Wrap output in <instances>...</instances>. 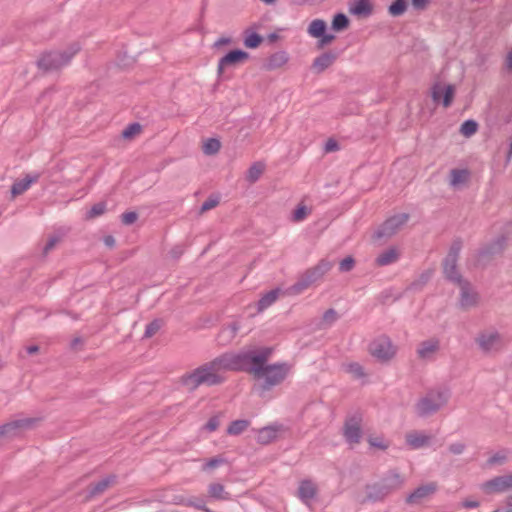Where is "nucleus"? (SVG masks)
Returning a JSON list of instances; mask_svg holds the SVG:
<instances>
[{"mask_svg": "<svg viewBox=\"0 0 512 512\" xmlns=\"http://www.w3.org/2000/svg\"><path fill=\"white\" fill-rule=\"evenodd\" d=\"M368 442L370 446L381 450H385L389 446V443L381 436H371L369 437Z\"/></svg>", "mask_w": 512, "mask_h": 512, "instance_id": "nucleus-46", "label": "nucleus"}, {"mask_svg": "<svg viewBox=\"0 0 512 512\" xmlns=\"http://www.w3.org/2000/svg\"><path fill=\"white\" fill-rule=\"evenodd\" d=\"M221 143L216 138H209L204 142L203 152L206 155H214L219 152Z\"/></svg>", "mask_w": 512, "mask_h": 512, "instance_id": "nucleus-37", "label": "nucleus"}, {"mask_svg": "<svg viewBox=\"0 0 512 512\" xmlns=\"http://www.w3.org/2000/svg\"><path fill=\"white\" fill-rule=\"evenodd\" d=\"M337 319L338 314L333 308L326 310L323 314V321L328 324L334 323Z\"/></svg>", "mask_w": 512, "mask_h": 512, "instance_id": "nucleus-51", "label": "nucleus"}, {"mask_svg": "<svg viewBox=\"0 0 512 512\" xmlns=\"http://www.w3.org/2000/svg\"><path fill=\"white\" fill-rule=\"evenodd\" d=\"M231 38H228V37H221L219 38L215 43H214V47H220L222 45H228L231 43Z\"/></svg>", "mask_w": 512, "mask_h": 512, "instance_id": "nucleus-58", "label": "nucleus"}, {"mask_svg": "<svg viewBox=\"0 0 512 512\" xmlns=\"http://www.w3.org/2000/svg\"><path fill=\"white\" fill-rule=\"evenodd\" d=\"M278 39H279V35L277 33H275V32L274 33H270L268 35V41L270 43H273V42L277 41Z\"/></svg>", "mask_w": 512, "mask_h": 512, "instance_id": "nucleus-62", "label": "nucleus"}, {"mask_svg": "<svg viewBox=\"0 0 512 512\" xmlns=\"http://www.w3.org/2000/svg\"><path fill=\"white\" fill-rule=\"evenodd\" d=\"M391 297H392V291L385 290V291L381 292V294L379 295V300L382 304H386Z\"/></svg>", "mask_w": 512, "mask_h": 512, "instance_id": "nucleus-56", "label": "nucleus"}, {"mask_svg": "<svg viewBox=\"0 0 512 512\" xmlns=\"http://www.w3.org/2000/svg\"><path fill=\"white\" fill-rule=\"evenodd\" d=\"M457 286L460 288L459 305L462 309L466 310L478 304V293L471 289V283L468 280L463 281V283Z\"/></svg>", "mask_w": 512, "mask_h": 512, "instance_id": "nucleus-13", "label": "nucleus"}, {"mask_svg": "<svg viewBox=\"0 0 512 512\" xmlns=\"http://www.w3.org/2000/svg\"><path fill=\"white\" fill-rule=\"evenodd\" d=\"M317 494V485L312 480H302L298 487V497L308 504Z\"/></svg>", "mask_w": 512, "mask_h": 512, "instance_id": "nucleus-19", "label": "nucleus"}, {"mask_svg": "<svg viewBox=\"0 0 512 512\" xmlns=\"http://www.w3.org/2000/svg\"><path fill=\"white\" fill-rule=\"evenodd\" d=\"M250 57L249 53L242 49H233L226 53L218 62L217 74L219 78H224V70L227 67H235L245 62Z\"/></svg>", "mask_w": 512, "mask_h": 512, "instance_id": "nucleus-9", "label": "nucleus"}, {"mask_svg": "<svg viewBox=\"0 0 512 512\" xmlns=\"http://www.w3.org/2000/svg\"><path fill=\"white\" fill-rule=\"evenodd\" d=\"M40 175H26L25 178L15 181L13 185L11 186V194L12 197H16L18 195H21L24 193L32 183H35L38 181Z\"/></svg>", "mask_w": 512, "mask_h": 512, "instance_id": "nucleus-21", "label": "nucleus"}, {"mask_svg": "<svg viewBox=\"0 0 512 512\" xmlns=\"http://www.w3.org/2000/svg\"><path fill=\"white\" fill-rule=\"evenodd\" d=\"M440 349V341L437 338L421 342L416 350L417 356L421 360H433Z\"/></svg>", "mask_w": 512, "mask_h": 512, "instance_id": "nucleus-15", "label": "nucleus"}, {"mask_svg": "<svg viewBox=\"0 0 512 512\" xmlns=\"http://www.w3.org/2000/svg\"><path fill=\"white\" fill-rule=\"evenodd\" d=\"M399 252L395 247H390L389 249L385 250L381 254L377 256L375 259V263L377 266H387L392 263H395L399 259Z\"/></svg>", "mask_w": 512, "mask_h": 512, "instance_id": "nucleus-22", "label": "nucleus"}, {"mask_svg": "<svg viewBox=\"0 0 512 512\" xmlns=\"http://www.w3.org/2000/svg\"><path fill=\"white\" fill-rule=\"evenodd\" d=\"M429 437L418 432H410L406 435L407 444L413 448L418 449L429 443Z\"/></svg>", "mask_w": 512, "mask_h": 512, "instance_id": "nucleus-26", "label": "nucleus"}, {"mask_svg": "<svg viewBox=\"0 0 512 512\" xmlns=\"http://www.w3.org/2000/svg\"><path fill=\"white\" fill-rule=\"evenodd\" d=\"M264 170L265 164H263L262 162L253 163L247 171V181H249L250 183H255L256 181H258Z\"/></svg>", "mask_w": 512, "mask_h": 512, "instance_id": "nucleus-31", "label": "nucleus"}, {"mask_svg": "<svg viewBox=\"0 0 512 512\" xmlns=\"http://www.w3.org/2000/svg\"><path fill=\"white\" fill-rule=\"evenodd\" d=\"M431 97L436 105L441 104L444 108L452 105L455 97V86L452 84L442 85L437 82L431 87Z\"/></svg>", "mask_w": 512, "mask_h": 512, "instance_id": "nucleus-8", "label": "nucleus"}, {"mask_svg": "<svg viewBox=\"0 0 512 512\" xmlns=\"http://www.w3.org/2000/svg\"><path fill=\"white\" fill-rule=\"evenodd\" d=\"M409 214L401 213L388 218L382 223L372 235L374 241L384 239L385 241L395 235L398 230L408 221Z\"/></svg>", "mask_w": 512, "mask_h": 512, "instance_id": "nucleus-6", "label": "nucleus"}, {"mask_svg": "<svg viewBox=\"0 0 512 512\" xmlns=\"http://www.w3.org/2000/svg\"><path fill=\"white\" fill-rule=\"evenodd\" d=\"M347 372L352 374L355 379H361L365 376L364 368L357 362L350 363L347 366Z\"/></svg>", "mask_w": 512, "mask_h": 512, "instance_id": "nucleus-42", "label": "nucleus"}, {"mask_svg": "<svg viewBox=\"0 0 512 512\" xmlns=\"http://www.w3.org/2000/svg\"><path fill=\"white\" fill-rule=\"evenodd\" d=\"M219 426L220 417L218 415H215L207 421V423L202 427V430L207 432H214L218 429Z\"/></svg>", "mask_w": 512, "mask_h": 512, "instance_id": "nucleus-47", "label": "nucleus"}, {"mask_svg": "<svg viewBox=\"0 0 512 512\" xmlns=\"http://www.w3.org/2000/svg\"><path fill=\"white\" fill-rule=\"evenodd\" d=\"M407 7V0H394L388 7V13L393 17H398L405 13Z\"/></svg>", "mask_w": 512, "mask_h": 512, "instance_id": "nucleus-32", "label": "nucleus"}, {"mask_svg": "<svg viewBox=\"0 0 512 512\" xmlns=\"http://www.w3.org/2000/svg\"><path fill=\"white\" fill-rule=\"evenodd\" d=\"M510 489H512V474L495 477L481 485V490L487 495L504 493Z\"/></svg>", "mask_w": 512, "mask_h": 512, "instance_id": "nucleus-10", "label": "nucleus"}, {"mask_svg": "<svg viewBox=\"0 0 512 512\" xmlns=\"http://www.w3.org/2000/svg\"><path fill=\"white\" fill-rule=\"evenodd\" d=\"M224 463H225V459L220 456L211 458V459L205 461V463L202 466V471L206 472V471L213 470Z\"/></svg>", "mask_w": 512, "mask_h": 512, "instance_id": "nucleus-41", "label": "nucleus"}, {"mask_svg": "<svg viewBox=\"0 0 512 512\" xmlns=\"http://www.w3.org/2000/svg\"><path fill=\"white\" fill-rule=\"evenodd\" d=\"M344 435L348 442L358 443L361 438V419L360 417H351L346 421Z\"/></svg>", "mask_w": 512, "mask_h": 512, "instance_id": "nucleus-17", "label": "nucleus"}, {"mask_svg": "<svg viewBox=\"0 0 512 512\" xmlns=\"http://www.w3.org/2000/svg\"><path fill=\"white\" fill-rule=\"evenodd\" d=\"M350 25V19L344 13H336L331 22V29L335 32L346 30Z\"/></svg>", "mask_w": 512, "mask_h": 512, "instance_id": "nucleus-29", "label": "nucleus"}, {"mask_svg": "<svg viewBox=\"0 0 512 512\" xmlns=\"http://www.w3.org/2000/svg\"><path fill=\"white\" fill-rule=\"evenodd\" d=\"M106 211V204L105 202H98L94 204L91 209L87 212V218L92 219L97 216H100L104 214Z\"/></svg>", "mask_w": 512, "mask_h": 512, "instance_id": "nucleus-43", "label": "nucleus"}, {"mask_svg": "<svg viewBox=\"0 0 512 512\" xmlns=\"http://www.w3.org/2000/svg\"><path fill=\"white\" fill-rule=\"evenodd\" d=\"M229 328L231 330V334H232V337H234L238 331V326L236 323H232L231 325H229Z\"/></svg>", "mask_w": 512, "mask_h": 512, "instance_id": "nucleus-64", "label": "nucleus"}, {"mask_svg": "<svg viewBox=\"0 0 512 512\" xmlns=\"http://www.w3.org/2000/svg\"><path fill=\"white\" fill-rule=\"evenodd\" d=\"M244 34V45L246 48H258L263 42V37L255 31H252L251 28L246 29Z\"/></svg>", "mask_w": 512, "mask_h": 512, "instance_id": "nucleus-28", "label": "nucleus"}, {"mask_svg": "<svg viewBox=\"0 0 512 512\" xmlns=\"http://www.w3.org/2000/svg\"><path fill=\"white\" fill-rule=\"evenodd\" d=\"M499 340L500 335L497 332L490 334L482 333L477 337L476 342L479 344L482 350L489 351Z\"/></svg>", "mask_w": 512, "mask_h": 512, "instance_id": "nucleus-24", "label": "nucleus"}, {"mask_svg": "<svg viewBox=\"0 0 512 512\" xmlns=\"http://www.w3.org/2000/svg\"><path fill=\"white\" fill-rule=\"evenodd\" d=\"M339 149L338 142L334 139H329L325 144L326 152H333Z\"/></svg>", "mask_w": 512, "mask_h": 512, "instance_id": "nucleus-52", "label": "nucleus"}, {"mask_svg": "<svg viewBox=\"0 0 512 512\" xmlns=\"http://www.w3.org/2000/svg\"><path fill=\"white\" fill-rule=\"evenodd\" d=\"M60 241V237L52 236L49 238L45 246L43 247L42 254L43 256H47L48 253L56 246V244Z\"/></svg>", "mask_w": 512, "mask_h": 512, "instance_id": "nucleus-50", "label": "nucleus"}, {"mask_svg": "<svg viewBox=\"0 0 512 512\" xmlns=\"http://www.w3.org/2000/svg\"><path fill=\"white\" fill-rule=\"evenodd\" d=\"M273 348L260 347L239 353H224L180 377V384H220L226 381L225 373L247 372L265 384H279L288 376L291 366L287 363L268 364Z\"/></svg>", "mask_w": 512, "mask_h": 512, "instance_id": "nucleus-1", "label": "nucleus"}, {"mask_svg": "<svg viewBox=\"0 0 512 512\" xmlns=\"http://www.w3.org/2000/svg\"><path fill=\"white\" fill-rule=\"evenodd\" d=\"M356 261L353 256H347L339 262V271L341 273H347L354 269Z\"/></svg>", "mask_w": 512, "mask_h": 512, "instance_id": "nucleus-40", "label": "nucleus"}, {"mask_svg": "<svg viewBox=\"0 0 512 512\" xmlns=\"http://www.w3.org/2000/svg\"><path fill=\"white\" fill-rule=\"evenodd\" d=\"M80 50V44L78 42H73L64 51H44L37 59L36 65L43 73L58 71L68 65Z\"/></svg>", "mask_w": 512, "mask_h": 512, "instance_id": "nucleus-2", "label": "nucleus"}, {"mask_svg": "<svg viewBox=\"0 0 512 512\" xmlns=\"http://www.w3.org/2000/svg\"><path fill=\"white\" fill-rule=\"evenodd\" d=\"M309 214V210L305 205H298L293 211L292 220L294 222H300L304 220Z\"/></svg>", "mask_w": 512, "mask_h": 512, "instance_id": "nucleus-45", "label": "nucleus"}, {"mask_svg": "<svg viewBox=\"0 0 512 512\" xmlns=\"http://www.w3.org/2000/svg\"><path fill=\"white\" fill-rule=\"evenodd\" d=\"M138 219V214L134 211L124 212L121 215V222L124 225H132L134 224Z\"/></svg>", "mask_w": 512, "mask_h": 512, "instance_id": "nucleus-48", "label": "nucleus"}, {"mask_svg": "<svg viewBox=\"0 0 512 512\" xmlns=\"http://www.w3.org/2000/svg\"><path fill=\"white\" fill-rule=\"evenodd\" d=\"M283 432L281 425H270L257 431L256 440L260 444H269L275 441Z\"/></svg>", "mask_w": 512, "mask_h": 512, "instance_id": "nucleus-18", "label": "nucleus"}, {"mask_svg": "<svg viewBox=\"0 0 512 512\" xmlns=\"http://www.w3.org/2000/svg\"><path fill=\"white\" fill-rule=\"evenodd\" d=\"M504 66L509 73H512V48L506 55Z\"/></svg>", "mask_w": 512, "mask_h": 512, "instance_id": "nucleus-53", "label": "nucleus"}, {"mask_svg": "<svg viewBox=\"0 0 512 512\" xmlns=\"http://www.w3.org/2000/svg\"><path fill=\"white\" fill-rule=\"evenodd\" d=\"M470 178L468 169H452L450 171V184L454 187L466 183Z\"/></svg>", "mask_w": 512, "mask_h": 512, "instance_id": "nucleus-27", "label": "nucleus"}, {"mask_svg": "<svg viewBox=\"0 0 512 512\" xmlns=\"http://www.w3.org/2000/svg\"><path fill=\"white\" fill-rule=\"evenodd\" d=\"M219 197L218 196H210L208 197V199H206L202 205H201V208H200V213L203 214L213 208H215L216 206H218L219 204Z\"/></svg>", "mask_w": 512, "mask_h": 512, "instance_id": "nucleus-44", "label": "nucleus"}, {"mask_svg": "<svg viewBox=\"0 0 512 512\" xmlns=\"http://www.w3.org/2000/svg\"><path fill=\"white\" fill-rule=\"evenodd\" d=\"M288 61L287 53L284 51H279L273 53L269 58L265 65L267 70H274L280 68Z\"/></svg>", "mask_w": 512, "mask_h": 512, "instance_id": "nucleus-25", "label": "nucleus"}, {"mask_svg": "<svg viewBox=\"0 0 512 512\" xmlns=\"http://www.w3.org/2000/svg\"><path fill=\"white\" fill-rule=\"evenodd\" d=\"M336 36L334 34H328L324 33L322 36H320L319 41L317 43V48L322 49L324 46L332 43L335 40Z\"/></svg>", "mask_w": 512, "mask_h": 512, "instance_id": "nucleus-49", "label": "nucleus"}, {"mask_svg": "<svg viewBox=\"0 0 512 512\" xmlns=\"http://www.w3.org/2000/svg\"><path fill=\"white\" fill-rule=\"evenodd\" d=\"M450 450L453 453L459 454L463 451V445L462 444H455L450 447Z\"/></svg>", "mask_w": 512, "mask_h": 512, "instance_id": "nucleus-61", "label": "nucleus"}, {"mask_svg": "<svg viewBox=\"0 0 512 512\" xmlns=\"http://www.w3.org/2000/svg\"><path fill=\"white\" fill-rule=\"evenodd\" d=\"M478 130V123L475 120H465L460 127V132L466 137L474 135Z\"/></svg>", "mask_w": 512, "mask_h": 512, "instance_id": "nucleus-39", "label": "nucleus"}, {"mask_svg": "<svg viewBox=\"0 0 512 512\" xmlns=\"http://www.w3.org/2000/svg\"><path fill=\"white\" fill-rule=\"evenodd\" d=\"M429 0H412V5L417 10H424Z\"/></svg>", "mask_w": 512, "mask_h": 512, "instance_id": "nucleus-55", "label": "nucleus"}, {"mask_svg": "<svg viewBox=\"0 0 512 512\" xmlns=\"http://www.w3.org/2000/svg\"><path fill=\"white\" fill-rule=\"evenodd\" d=\"M333 266V261L326 258L321 259L315 266L308 268L298 277L297 281L291 286V290L296 294L303 292L312 284L322 279V277L328 273Z\"/></svg>", "mask_w": 512, "mask_h": 512, "instance_id": "nucleus-3", "label": "nucleus"}, {"mask_svg": "<svg viewBox=\"0 0 512 512\" xmlns=\"http://www.w3.org/2000/svg\"><path fill=\"white\" fill-rule=\"evenodd\" d=\"M164 325V321L161 318H156L153 321H151L145 329L144 332V338H151L153 337Z\"/></svg>", "mask_w": 512, "mask_h": 512, "instance_id": "nucleus-38", "label": "nucleus"}, {"mask_svg": "<svg viewBox=\"0 0 512 512\" xmlns=\"http://www.w3.org/2000/svg\"><path fill=\"white\" fill-rule=\"evenodd\" d=\"M348 10L358 18H367L373 13L374 7L370 0H350Z\"/></svg>", "mask_w": 512, "mask_h": 512, "instance_id": "nucleus-16", "label": "nucleus"}, {"mask_svg": "<svg viewBox=\"0 0 512 512\" xmlns=\"http://www.w3.org/2000/svg\"><path fill=\"white\" fill-rule=\"evenodd\" d=\"M504 460V457H498L497 455L493 456L490 458L489 462L491 464H494V463H500Z\"/></svg>", "mask_w": 512, "mask_h": 512, "instance_id": "nucleus-63", "label": "nucleus"}, {"mask_svg": "<svg viewBox=\"0 0 512 512\" xmlns=\"http://www.w3.org/2000/svg\"><path fill=\"white\" fill-rule=\"evenodd\" d=\"M39 349L40 348L38 345H31L26 348V351L28 354L33 355L36 354L39 351Z\"/></svg>", "mask_w": 512, "mask_h": 512, "instance_id": "nucleus-60", "label": "nucleus"}, {"mask_svg": "<svg viewBox=\"0 0 512 512\" xmlns=\"http://www.w3.org/2000/svg\"><path fill=\"white\" fill-rule=\"evenodd\" d=\"M397 350V346L386 334H382L374 338L368 346L370 355L382 364L389 363L394 359L397 354Z\"/></svg>", "mask_w": 512, "mask_h": 512, "instance_id": "nucleus-5", "label": "nucleus"}, {"mask_svg": "<svg viewBox=\"0 0 512 512\" xmlns=\"http://www.w3.org/2000/svg\"><path fill=\"white\" fill-rule=\"evenodd\" d=\"M281 290L279 288L272 289L265 293L257 302V312H263L271 306L279 297Z\"/></svg>", "mask_w": 512, "mask_h": 512, "instance_id": "nucleus-23", "label": "nucleus"}, {"mask_svg": "<svg viewBox=\"0 0 512 512\" xmlns=\"http://www.w3.org/2000/svg\"><path fill=\"white\" fill-rule=\"evenodd\" d=\"M103 241H104V244L109 248H113L116 243L115 238L112 235L105 236Z\"/></svg>", "mask_w": 512, "mask_h": 512, "instance_id": "nucleus-57", "label": "nucleus"}, {"mask_svg": "<svg viewBox=\"0 0 512 512\" xmlns=\"http://www.w3.org/2000/svg\"><path fill=\"white\" fill-rule=\"evenodd\" d=\"M447 401V396L440 393L434 392L425 397L418 404V413L420 415H427L438 410Z\"/></svg>", "mask_w": 512, "mask_h": 512, "instance_id": "nucleus-12", "label": "nucleus"}, {"mask_svg": "<svg viewBox=\"0 0 512 512\" xmlns=\"http://www.w3.org/2000/svg\"><path fill=\"white\" fill-rule=\"evenodd\" d=\"M112 480L110 479H105V480H102L100 481L96 487H95V491L96 492H102L104 491L110 484H111Z\"/></svg>", "mask_w": 512, "mask_h": 512, "instance_id": "nucleus-54", "label": "nucleus"}, {"mask_svg": "<svg viewBox=\"0 0 512 512\" xmlns=\"http://www.w3.org/2000/svg\"><path fill=\"white\" fill-rule=\"evenodd\" d=\"M433 272L431 270H426L423 273L420 274L418 279L413 281L408 289L409 290H421L431 279Z\"/></svg>", "mask_w": 512, "mask_h": 512, "instance_id": "nucleus-33", "label": "nucleus"}, {"mask_svg": "<svg viewBox=\"0 0 512 512\" xmlns=\"http://www.w3.org/2000/svg\"><path fill=\"white\" fill-rule=\"evenodd\" d=\"M327 29L326 22L322 19L313 20L308 27V33L314 38H320Z\"/></svg>", "mask_w": 512, "mask_h": 512, "instance_id": "nucleus-30", "label": "nucleus"}, {"mask_svg": "<svg viewBox=\"0 0 512 512\" xmlns=\"http://www.w3.org/2000/svg\"><path fill=\"white\" fill-rule=\"evenodd\" d=\"M36 418H21L8 422L0 427V439L15 436L22 431L30 429L37 423Z\"/></svg>", "mask_w": 512, "mask_h": 512, "instance_id": "nucleus-11", "label": "nucleus"}, {"mask_svg": "<svg viewBox=\"0 0 512 512\" xmlns=\"http://www.w3.org/2000/svg\"><path fill=\"white\" fill-rule=\"evenodd\" d=\"M506 243V236L500 235L492 242L480 248L476 255L475 265L486 266L495 256L500 255L504 251Z\"/></svg>", "mask_w": 512, "mask_h": 512, "instance_id": "nucleus-7", "label": "nucleus"}, {"mask_svg": "<svg viewBox=\"0 0 512 512\" xmlns=\"http://www.w3.org/2000/svg\"><path fill=\"white\" fill-rule=\"evenodd\" d=\"M479 506V503L477 501H464L463 507L465 508H476Z\"/></svg>", "mask_w": 512, "mask_h": 512, "instance_id": "nucleus-59", "label": "nucleus"}, {"mask_svg": "<svg viewBox=\"0 0 512 512\" xmlns=\"http://www.w3.org/2000/svg\"><path fill=\"white\" fill-rule=\"evenodd\" d=\"M142 131V126L138 122L129 124L121 133V136L125 140H132Z\"/></svg>", "mask_w": 512, "mask_h": 512, "instance_id": "nucleus-35", "label": "nucleus"}, {"mask_svg": "<svg viewBox=\"0 0 512 512\" xmlns=\"http://www.w3.org/2000/svg\"><path fill=\"white\" fill-rule=\"evenodd\" d=\"M463 247V241L460 237L455 238L449 248L446 257L443 259V274L446 280L458 285L463 283L466 279L462 277L457 269V262L460 255V251Z\"/></svg>", "mask_w": 512, "mask_h": 512, "instance_id": "nucleus-4", "label": "nucleus"}, {"mask_svg": "<svg viewBox=\"0 0 512 512\" xmlns=\"http://www.w3.org/2000/svg\"><path fill=\"white\" fill-rule=\"evenodd\" d=\"M208 493L210 497L216 499H227L228 494L225 492V488L220 483H211L208 487Z\"/></svg>", "mask_w": 512, "mask_h": 512, "instance_id": "nucleus-36", "label": "nucleus"}, {"mask_svg": "<svg viewBox=\"0 0 512 512\" xmlns=\"http://www.w3.org/2000/svg\"><path fill=\"white\" fill-rule=\"evenodd\" d=\"M339 52L329 50L322 54H320L318 57H316L311 65V69L316 74L323 73L326 69L331 67L334 62L338 59Z\"/></svg>", "mask_w": 512, "mask_h": 512, "instance_id": "nucleus-14", "label": "nucleus"}, {"mask_svg": "<svg viewBox=\"0 0 512 512\" xmlns=\"http://www.w3.org/2000/svg\"><path fill=\"white\" fill-rule=\"evenodd\" d=\"M436 489L437 486L435 483L422 485L407 497V502L410 504L419 503L422 499L432 495Z\"/></svg>", "mask_w": 512, "mask_h": 512, "instance_id": "nucleus-20", "label": "nucleus"}, {"mask_svg": "<svg viewBox=\"0 0 512 512\" xmlns=\"http://www.w3.org/2000/svg\"><path fill=\"white\" fill-rule=\"evenodd\" d=\"M250 426V421L248 420H235L233 421L227 428V433L229 435H239L244 432Z\"/></svg>", "mask_w": 512, "mask_h": 512, "instance_id": "nucleus-34", "label": "nucleus"}]
</instances>
